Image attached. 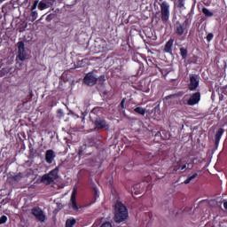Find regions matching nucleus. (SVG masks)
<instances>
[{"instance_id":"f257e3e1","label":"nucleus","mask_w":227,"mask_h":227,"mask_svg":"<svg viewBox=\"0 0 227 227\" xmlns=\"http://www.w3.org/2000/svg\"><path fill=\"white\" fill-rule=\"evenodd\" d=\"M129 217V211L127 210V207L123 205V203L117 201L115 203V208H114V221L115 223H123V221H127V218Z\"/></svg>"},{"instance_id":"f03ea898","label":"nucleus","mask_w":227,"mask_h":227,"mask_svg":"<svg viewBox=\"0 0 227 227\" xmlns=\"http://www.w3.org/2000/svg\"><path fill=\"white\" fill-rule=\"evenodd\" d=\"M59 169L54 168L50 173L45 174L42 176V182L43 184H46V185H51V184H54L56 180H58V173Z\"/></svg>"},{"instance_id":"7ed1b4c3","label":"nucleus","mask_w":227,"mask_h":227,"mask_svg":"<svg viewBox=\"0 0 227 227\" xmlns=\"http://www.w3.org/2000/svg\"><path fill=\"white\" fill-rule=\"evenodd\" d=\"M17 47H18V55H17L18 59H20V61H26V59H27V52H26L24 42L20 41L17 43Z\"/></svg>"},{"instance_id":"20e7f679","label":"nucleus","mask_w":227,"mask_h":227,"mask_svg":"<svg viewBox=\"0 0 227 227\" xmlns=\"http://www.w3.org/2000/svg\"><path fill=\"white\" fill-rule=\"evenodd\" d=\"M161 20L168 22L169 20V4L163 2L160 4Z\"/></svg>"},{"instance_id":"39448f33","label":"nucleus","mask_w":227,"mask_h":227,"mask_svg":"<svg viewBox=\"0 0 227 227\" xmlns=\"http://www.w3.org/2000/svg\"><path fill=\"white\" fill-rule=\"evenodd\" d=\"M201 100V94L200 92L193 93L187 101L188 106H196Z\"/></svg>"},{"instance_id":"423d86ee","label":"nucleus","mask_w":227,"mask_h":227,"mask_svg":"<svg viewBox=\"0 0 227 227\" xmlns=\"http://www.w3.org/2000/svg\"><path fill=\"white\" fill-rule=\"evenodd\" d=\"M32 214L38 221H41L42 223L45 221V215L43 214V211L40 209V207H34L32 209Z\"/></svg>"},{"instance_id":"0eeeda50","label":"nucleus","mask_w":227,"mask_h":227,"mask_svg":"<svg viewBox=\"0 0 227 227\" xmlns=\"http://www.w3.org/2000/svg\"><path fill=\"white\" fill-rule=\"evenodd\" d=\"M84 82L88 86H95L97 84V76L93 75V73H89L84 77Z\"/></svg>"},{"instance_id":"6e6552de","label":"nucleus","mask_w":227,"mask_h":227,"mask_svg":"<svg viewBox=\"0 0 227 227\" xmlns=\"http://www.w3.org/2000/svg\"><path fill=\"white\" fill-rule=\"evenodd\" d=\"M198 86H200V78L197 75H192L190 77L189 90L194 91Z\"/></svg>"},{"instance_id":"1a4fd4ad","label":"nucleus","mask_w":227,"mask_h":227,"mask_svg":"<svg viewBox=\"0 0 227 227\" xmlns=\"http://www.w3.org/2000/svg\"><path fill=\"white\" fill-rule=\"evenodd\" d=\"M45 159L48 164H52L54 159H56V153L52 150L46 151Z\"/></svg>"},{"instance_id":"9d476101","label":"nucleus","mask_w":227,"mask_h":227,"mask_svg":"<svg viewBox=\"0 0 227 227\" xmlns=\"http://www.w3.org/2000/svg\"><path fill=\"white\" fill-rule=\"evenodd\" d=\"M76 195H77V190H74L71 195V203H72V208L75 210V212H78L79 207L77 206V202H75Z\"/></svg>"},{"instance_id":"9b49d317","label":"nucleus","mask_w":227,"mask_h":227,"mask_svg":"<svg viewBox=\"0 0 227 227\" xmlns=\"http://www.w3.org/2000/svg\"><path fill=\"white\" fill-rule=\"evenodd\" d=\"M95 125H96L97 129H105L106 122L105 120L98 118L95 121Z\"/></svg>"},{"instance_id":"f8f14e48","label":"nucleus","mask_w":227,"mask_h":227,"mask_svg":"<svg viewBox=\"0 0 227 227\" xmlns=\"http://www.w3.org/2000/svg\"><path fill=\"white\" fill-rule=\"evenodd\" d=\"M223 134H224V129H220L215 135V145L217 146L219 145V142L221 141V137H223Z\"/></svg>"},{"instance_id":"ddd939ff","label":"nucleus","mask_w":227,"mask_h":227,"mask_svg":"<svg viewBox=\"0 0 227 227\" xmlns=\"http://www.w3.org/2000/svg\"><path fill=\"white\" fill-rule=\"evenodd\" d=\"M175 41L173 40V39H169L168 42H167V43H166V45H165V49H164V51H165V52H169V53H171V49H172V47H173V43H174Z\"/></svg>"},{"instance_id":"4468645a","label":"nucleus","mask_w":227,"mask_h":227,"mask_svg":"<svg viewBox=\"0 0 227 227\" xmlns=\"http://www.w3.org/2000/svg\"><path fill=\"white\" fill-rule=\"evenodd\" d=\"M175 6L180 8V10H185V0H177L175 3Z\"/></svg>"},{"instance_id":"2eb2a0df","label":"nucleus","mask_w":227,"mask_h":227,"mask_svg":"<svg viewBox=\"0 0 227 227\" xmlns=\"http://www.w3.org/2000/svg\"><path fill=\"white\" fill-rule=\"evenodd\" d=\"M135 113H137V114H141L142 116H145L146 114V110L141 106H138L134 109Z\"/></svg>"},{"instance_id":"dca6fc26","label":"nucleus","mask_w":227,"mask_h":227,"mask_svg":"<svg viewBox=\"0 0 227 227\" xmlns=\"http://www.w3.org/2000/svg\"><path fill=\"white\" fill-rule=\"evenodd\" d=\"M185 31V27H184V25H179L176 27V35H178L179 36H182V35H184Z\"/></svg>"},{"instance_id":"f3484780","label":"nucleus","mask_w":227,"mask_h":227,"mask_svg":"<svg viewBox=\"0 0 227 227\" xmlns=\"http://www.w3.org/2000/svg\"><path fill=\"white\" fill-rule=\"evenodd\" d=\"M77 221L74 218L67 219L66 222V227H73Z\"/></svg>"},{"instance_id":"a211bd4d","label":"nucleus","mask_w":227,"mask_h":227,"mask_svg":"<svg viewBox=\"0 0 227 227\" xmlns=\"http://www.w3.org/2000/svg\"><path fill=\"white\" fill-rule=\"evenodd\" d=\"M196 178H198V173H194L193 175L188 176V178L184 181V184H191V182Z\"/></svg>"},{"instance_id":"6ab92c4d","label":"nucleus","mask_w":227,"mask_h":227,"mask_svg":"<svg viewBox=\"0 0 227 227\" xmlns=\"http://www.w3.org/2000/svg\"><path fill=\"white\" fill-rule=\"evenodd\" d=\"M38 8L41 11L47 10L49 8V5H47V3L45 1H41L38 4Z\"/></svg>"},{"instance_id":"aec40b11","label":"nucleus","mask_w":227,"mask_h":227,"mask_svg":"<svg viewBox=\"0 0 227 227\" xmlns=\"http://www.w3.org/2000/svg\"><path fill=\"white\" fill-rule=\"evenodd\" d=\"M202 12L204 13V15H206V17H214V13L207 8H203Z\"/></svg>"},{"instance_id":"412c9836","label":"nucleus","mask_w":227,"mask_h":227,"mask_svg":"<svg viewBox=\"0 0 227 227\" xmlns=\"http://www.w3.org/2000/svg\"><path fill=\"white\" fill-rule=\"evenodd\" d=\"M180 52L183 59H185V58H187V50L184 48H180Z\"/></svg>"},{"instance_id":"4be33fe9","label":"nucleus","mask_w":227,"mask_h":227,"mask_svg":"<svg viewBox=\"0 0 227 227\" xmlns=\"http://www.w3.org/2000/svg\"><path fill=\"white\" fill-rule=\"evenodd\" d=\"M6 221H8V217H6V215H3L0 218V224H4V223H6Z\"/></svg>"},{"instance_id":"5701e85b","label":"nucleus","mask_w":227,"mask_h":227,"mask_svg":"<svg viewBox=\"0 0 227 227\" xmlns=\"http://www.w3.org/2000/svg\"><path fill=\"white\" fill-rule=\"evenodd\" d=\"M100 227H113V224L109 222H106L102 223Z\"/></svg>"},{"instance_id":"b1692460","label":"nucleus","mask_w":227,"mask_h":227,"mask_svg":"<svg viewBox=\"0 0 227 227\" xmlns=\"http://www.w3.org/2000/svg\"><path fill=\"white\" fill-rule=\"evenodd\" d=\"M20 178H22V174H20V173L14 176V180L16 182H19L20 180Z\"/></svg>"},{"instance_id":"393cba45","label":"nucleus","mask_w":227,"mask_h":227,"mask_svg":"<svg viewBox=\"0 0 227 227\" xmlns=\"http://www.w3.org/2000/svg\"><path fill=\"white\" fill-rule=\"evenodd\" d=\"M36 6H38V0H35L34 2V4L32 6V12H35V10H36Z\"/></svg>"},{"instance_id":"a878e982","label":"nucleus","mask_w":227,"mask_h":227,"mask_svg":"<svg viewBox=\"0 0 227 227\" xmlns=\"http://www.w3.org/2000/svg\"><path fill=\"white\" fill-rule=\"evenodd\" d=\"M214 38V34L209 33L207 36V42H210Z\"/></svg>"},{"instance_id":"bb28decb","label":"nucleus","mask_w":227,"mask_h":227,"mask_svg":"<svg viewBox=\"0 0 227 227\" xmlns=\"http://www.w3.org/2000/svg\"><path fill=\"white\" fill-rule=\"evenodd\" d=\"M121 107L123 109L125 107V99H122L121 102Z\"/></svg>"},{"instance_id":"cd10ccee","label":"nucleus","mask_w":227,"mask_h":227,"mask_svg":"<svg viewBox=\"0 0 227 227\" xmlns=\"http://www.w3.org/2000/svg\"><path fill=\"white\" fill-rule=\"evenodd\" d=\"M58 114H60V116H63V110H58Z\"/></svg>"},{"instance_id":"c85d7f7f","label":"nucleus","mask_w":227,"mask_h":227,"mask_svg":"<svg viewBox=\"0 0 227 227\" xmlns=\"http://www.w3.org/2000/svg\"><path fill=\"white\" fill-rule=\"evenodd\" d=\"M223 207L227 210V201L223 202Z\"/></svg>"},{"instance_id":"c756f323","label":"nucleus","mask_w":227,"mask_h":227,"mask_svg":"<svg viewBox=\"0 0 227 227\" xmlns=\"http://www.w3.org/2000/svg\"><path fill=\"white\" fill-rule=\"evenodd\" d=\"M185 168H187V166L184 165V166L181 168V171H184V169H185Z\"/></svg>"},{"instance_id":"7c9ffc66","label":"nucleus","mask_w":227,"mask_h":227,"mask_svg":"<svg viewBox=\"0 0 227 227\" xmlns=\"http://www.w3.org/2000/svg\"><path fill=\"white\" fill-rule=\"evenodd\" d=\"M179 168H175L174 171H178Z\"/></svg>"}]
</instances>
